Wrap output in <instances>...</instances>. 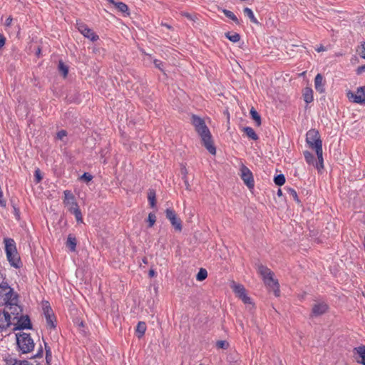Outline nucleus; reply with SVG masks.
Segmentation results:
<instances>
[{"label": "nucleus", "mask_w": 365, "mask_h": 365, "mask_svg": "<svg viewBox=\"0 0 365 365\" xmlns=\"http://www.w3.org/2000/svg\"><path fill=\"white\" fill-rule=\"evenodd\" d=\"M192 123L194 125L196 132L200 136L204 146L212 155H215L216 148L213 145L211 133L206 125L205 120L201 118L192 115Z\"/></svg>", "instance_id": "nucleus-1"}, {"label": "nucleus", "mask_w": 365, "mask_h": 365, "mask_svg": "<svg viewBox=\"0 0 365 365\" xmlns=\"http://www.w3.org/2000/svg\"><path fill=\"white\" fill-rule=\"evenodd\" d=\"M257 272L262 277L264 283L269 289H272L276 297L279 296V284L278 281L274 279V272L267 267L262 264L257 266Z\"/></svg>", "instance_id": "nucleus-2"}, {"label": "nucleus", "mask_w": 365, "mask_h": 365, "mask_svg": "<svg viewBox=\"0 0 365 365\" xmlns=\"http://www.w3.org/2000/svg\"><path fill=\"white\" fill-rule=\"evenodd\" d=\"M5 252L6 258L10 263L11 266L15 268H19L21 265V259L17 252L16 242L11 238H5Z\"/></svg>", "instance_id": "nucleus-3"}, {"label": "nucleus", "mask_w": 365, "mask_h": 365, "mask_svg": "<svg viewBox=\"0 0 365 365\" xmlns=\"http://www.w3.org/2000/svg\"><path fill=\"white\" fill-rule=\"evenodd\" d=\"M63 194V203L65 205L68 207V210L75 215L78 222H83L81 212L73 193L70 190H65Z\"/></svg>", "instance_id": "nucleus-4"}, {"label": "nucleus", "mask_w": 365, "mask_h": 365, "mask_svg": "<svg viewBox=\"0 0 365 365\" xmlns=\"http://www.w3.org/2000/svg\"><path fill=\"white\" fill-rule=\"evenodd\" d=\"M16 342L18 347L23 354L31 352L34 348V342L29 334H16Z\"/></svg>", "instance_id": "nucleus-5"}, {"label": "nucleus", "mask_w": 365, "mask_h": 365, "mask_svg": "<svg viewBox=\"0 0 365 365\" xmlns=\"http://www.w3.org/2000/svg\"><path fill=\"white\" fill-rule=\"evenodd\" d=\"M306 142L311 148L315 149L316 153H321L322 142L320 139L319 132L315 129L309 130L306 135Z\"/></svg>", "instance_id": "nucleus-6"}, {"label": "nucleus", "mask_w": 365, "mask_h": 365, "mask_svg": "<svg viewBox=\"0 0 365 365\" xmlns=\"http://www.w3.org/2000/svg\"><path fill=\"white\" fill-rule=\"evenodd\" d=\"M16 295L7 282L0 284V307L5 306Z\"/></svg>", "instance_id": "nucleus-7"}, {"label": "nucleus", "mask_w": 365, "mask_h": 365, "mask_svg": "<svg viewBox=\"0 0 365 365\" xmlns=\"http://www.w3.org/2000/svg\"><path fill=\"white\" fill-rule=\"evenodd\" d=\"M21 311V307L18 304L17 295L5 305V309L4 310V312H7L9 314L11 319V316L14 317V319H17Z\"/></svg>", "instance_id": "nucleus-8"}, {"label": "nucleus", "mask_w": 365, "mask_h": 365, "mask_svg": "<svg viewBox=\"0 0 365 365\" xmlns=\"http://www.w3.org/2000/svg\"><path fill=\"white\" fill-rule=\"evenodd\" d=\"M230 287L232 289L235 294H236V296L239 297L245 304H252L251 299L250 297L247 296L246 293V289L243 285L232 282Z\"/></svg>", "instance_id": "nucleus-9"}, {"label": "nucleus", "mask_w": 365, "mask_h": 365, "mask_svg": "<svg viewBox=\"0 0 365 365\" xmlns=\"http://www.w3.org/2000/svg\"><path fill=\"white\" fill-rule=\"evenodd\" d=\"M165 216L168 220L170 222L172 226L178 232H181L182 230V222L178 217L175 210L171 208H167L165 210Z\"/></svg>", "instance_id": "nucleus-10"}, {"label": "nucleus", "mask_w": 365, "mask_h": 365, "mask_svg": "<svg viewBox=\"0 0 365 365\" xmlns=\"http://www.w3.org/2000/svg\"><path fill=\"white\" fill-rule=\"evenodd\" d=\"M240 175L244 183L249 188H253L255 185L253 175L251 170L247 166L244 165L241 166Z\"/></svg>", "instance_id": "nucleus-11"}, {"label": "nucleus", "mask_w": 365, "mask_h": 365, "mask_svg": "<svg viewBox=\"0 0 365 365\" xmlns=\"http://www.w3.org/2000/svg\"><path fill=\"white\" fill-rule=\"evenodd\" d=\"M78 30L86 38L91 39L92 41H96L98 39L97 36L87 25L82 22L77 21L76 23Z\"/></svg>", "instance_id": "nucleus-12"}, {"label": "nucleus", "mask_w": 365, "mask_h": 365, "mask_svg": "<svg viewBox=\"0 0 365 365\" xmlns=\"http://www.w3.org/2000/svg\"><path fill=\"white\" fill-rule=\"evenodd\" d=\"M347 97L354 103L365 104V91L363 87L358 88L356 93L349 92Z\"/></svg>", "instance_id": "nucleus-13"}, {"label": "nucleus", "mask_w": 365, "mask_h": 365, "mask_svg": "<svg viewBox=\"0 0 365 365\" xmlns=\"http://www.w3.org/2000/svg\"><path fill=\"white\" fill-rule=\"evenodd\" d=\"M43 314L46 317L47 326L50 328H55V317L52 309L48 304V302L43 307Z\"/></svg>", "instance_id": "nucleus-14"}, {"label": "nucleus", "mask_w": 365, "mask_h": 365, "mask_svg": "<svg viewBox=\"0 0 365 365\" xmlns=\"http://www.w3.org/2000/svg\"><path fill=\"white\" fill-rule=\"evenodd\" d=\"M17 319L18 321L16 324V327L14 328V330L31 329V321L28 316H21V317Z\"/></svg>", "instance_id": "nucleus-15"}, {"label": "nucleus", "mask_w": 365, "mask_h": 365, "mask_svg": "<svg viewBox=\"0 0 365 365\" xmlns=\"http://www.w3.org/2000/svg\"><path fill=\"white\" fill-rule=\"evenodd\" d=\"M11 324V319L9 318V314L4 311L0 312V331L6 330Z\"/></svg>", "instance_id": "nucleus-16"}, {"label": "nucleus", "mask_w": 365, "mask_h": 365, "mask_svg": "<svg viewBox=\"0 0 365 365\" xmlns=\"http://www.w3.org/2000/svg\"><path fill=\"white\" fill-rule=\"evenodd\" d=\"M110 4H113L116 9L123 14H125V16H128L130 14L128 6L123 2L121 1H115V0H107Z\"/></svg>", "instance_id": "nucleus-17"}, {"label": "nucleus", "mask_w": 365, "mask_h": 365, "mask_svg": "<svg viewBox=\"0 0 365 365\" xmlns=\"http://www.w3.org/2000/svg\"><path fill=\"white\" fill-rule=\"evenodd\" d=\"M328 306L327 304L322 302L314 305L312 308V314L315 316L323 314L327 312Z\"/></svg>", "instance_id": "nucleus-18"}, {"label": "nucleus", "mask_w": 365, "mask_h": 365, "mask_svg": "<svg viewBox=\"0 0 365 365\" xmlns=\"http://www.w3.org/2000/svg\"><path fill=\"white\" fill-rule=\"evenodd\" d=\"M314 87L317 91L319 92L320 93H324L325 91L323 76L320 73H318L315 76Z\"/></svg>", "instance_id": "nucleus-19"}, {"label": "nucleus", "mask_w": 365, "mask_h": 365, "mask_svg": "<svg viewBox=\"0 0 365 365\" xmlns=\"http://www.w3.org/2000/svg\"><path fill=\"white\" fill-rule=\"evenodd\" d=\"M354 350L361 358V360H358V362L365 365V346H359L354 348Z\"/></svg>", "instance_id": "nucleus-20"}, {"label": "nucleus", "mask_w": 365, "mask_h": 365, "mask_svg": "<svg viewBox=\"0 0 365 365\" xmlns=\"http://www.w3.org/2000/svg\"><path fill=\"white\" fill-rule=\"evenodd\" d=\"M304 100L307 103H309L313 101V91L310 88H305L303 91Z\"/></svg>", "instance_id": "nucleus-21"}, {"label": "nucleus", "mask_w": 365, "mask_h": 365, "mask_svg": "<svg viewBox=\"0 0 365 365\" xmlns=\"http://www.w3.org/2000/svg\"><path fill=\"white\" fill-rule=\"evenodd\" d=\"M146 324L143 322H139L136 327V333L138 338H141L145 333Z\"/></svg>", "instance_id": "nucleus-22"}, {"label": "nucleus", "mask_w": 365, "mask_h": 365, "mask_svg": "<svg viewBox=\"0 0 365 365\" xmlns=\"http://www.w3.org/2000/svg\"><path fill=\"white\" fill-rule=\"evenodd\" d=\"M66 246L70 249L71 252H74L76 247V237L71 235H69L67 238Z\"/></svg>", "instance_id": "nucleus-23"}, {"label": "nucleus", "mask_w": 365, "mask_h": 365, "mask_svg": "<svg viewBox=\"0 0 365 365\" xmlns=\"http://www.w3.org/2000/svg\"><path fill=\"white\" fill-rule=\"evenodd\" d=\"M243 131L245 133L251 138L252 140H256L258 139V135L256 134L255 131L251 127H245L243 128Z\"/></svg>", "instance_id": "nucleus-24"}, {"label": "nucleus", "mask_w": 365, "mask_h": 365, "mask_svg": "<svg viewBox=\"0 0 365 365\" xmlns=\"http://www.w3.org/2000/svg\"><path fill=\"white\" fill-rule=\"evenodd\" d=\"M245 15L248 16L250 21L254 24H258L257 19L255 18L253 11L251 9L246 7L243 10Z\"/></svg>", "instance_id": "nucleus-25"}, {"label": "nucleus", "mask_w": 365, "mask_h": 365, "mask_svg": "<svg viewBox=\"0 0 365 365\" xmlns=\"http://www.w3.org/2000/svg\"><path fill=\"white\" fill-rule=\"evenodd\" d=\"M250 113V115H251L252 119L255 121L256 125L257 126H259L261 125V117L259 115V113L257 112V110L254 108H251Z\"/></svg>", "instance_id": "nucleus-26"}, {"label": "nucleus", "mask_w": 365, "mask_h": 365, "mask_svg": "<svg viewBox=\"0 0 365 365\" xmlns=\"http://www.w3.org/2000/svg\"><path fill=\"white\" fill-rule=\"evenodd\" d=\"M318 158V162H316L315 167L319 170L324 168V160H323V151L321 149V153H316Z\"/></svg>", "instance_id": "nucleus-27"}, {"label": "nucleus", "mask_w": 365, "mask_h": 365, "mask_svg": "<svg viewBox=\"0 0 365 365\" xmlns=\"http://www.w3.org/2000/svg\"><path fill=\"white\" fill-rule=\"evenodd\" d=\"M225 36L233 43L238 42L240 39V36L237 33L227 32L225 34Z\"/></svg>", "instance_id": "nucleus-28"}, {"label": "nucleus", "mask_w": 365, "mask_h": 365, "mask_svg": "<svg viewBox=\"0 0 365 365\" xmlns=\"http://www.w3.org/2000/svg\"><path fill=\"white\" fill-rule=\"evenodd\" d=\"M223 14L229 19H232L234 22H235L237 24H239V20L237 17L235 16V14L232 12L230 10L227 9H223L222 10Z\"/></svg>", "instance_id": "nucleus-29"}, {"label": "nucleus", "mask_w": 365, "mask_h": 365, "mask_svg": "<svg viewBox=\"0 0 365 365\" xmlns=\"http://www.w3.org/2000/svg\"><path fill=\"white\" fill-rule=\"evenodd\" d=\"M304 156L306 162L309 165H314L315 163V158L312 153L309 151L304 152Z\"/></svg>", "instance_id": "nucleus-30"}, {"label": "nucleus", "mask_w": 365, "mask_h": 365, "mask_svg": "<svg viewBox=\"0 0 365 365\" xmlns=\"http://www.w3.org/2000/svg\"><path fill=\"white\" fill-rule=\"evenodd\" d=\"M285 177L283 174L277 175L274 178V183L278 186H282L285 183Z\"/></svg>", "instance_id": "nucleus-31"}, {"label": "nucleus", "mask_w": 365, "mask_h": 365, "mask_svg": "<svg viewBox=\"0 0 365 365\" xmlns=\"http://www.w3.org/2000/svg\"><path fill=\"white\" fill-rule=\"evenodd\" d=\"M148 199L151 207H155L156 205L155 192L154 191H150L148 193Z\"/></svg>", "instance_id": "nucleus-32"}, {"label": "nucleus", "mask_w": 365, "mask_h": 365, "mask_svg": "<svg viewBox=\"0 0 365 365\" xmlns=\"http://www.w3.org/2000/svg\"><path fill=\"white\" fill-rule=\"evenodd\" d=\"M207 277V272L205 269L201 268L197 274L196 279L198 281H202Z\"/></svg>", "instance_id": "nucleus-33"}, {"label": "nucleus", "mask_w": 365, "mask_h": 365, "mask_svg": "<svg viewBox=\"0 0 365 365\" xmlns=\"http://www.w3.org/2000/svg\"><path fill=\"white\" fill-rule=\"evenodd\" d=\"M147 221L148 222V227H153V225H155V223L156 222V215H155V214L153 213V212L149 213Z\"/></svg>", "instance_id": "nucleus-34"}, {"label": "nucleus", "mask_w": 365, "mask_h": 365, "mask_svg": "<svg viewBox=\"0 0 365 365\" xmlns=\"http://www.w3.org/2000/svg\"><path fill=\"white\" fill-rule=\"evenodd\" d=\"M285 190L289 196H291L295 201L299 202L297 193L294 189L291 187H285Z\"/></svg>", "instance_id": "nucleus-35"}, {"label": "nucleus", "mask_w": 365, "mask_h": 365, "mask_svg": "<svg viewBox=\"0 0 365 365\" xmlns=\"http://www.w3.org/2000/svg\"><path fill=\"white\" fill-rule=\"evenodd\" d=\"M58 69L63 73L64 77L68 75V68L61 61H59Z\"/></svg>", "instance_id": "nucleus-36"}, {"label": "nucleus", "mask_w": 365, "mask_h": 365, "mask_svg": "<svg viewBox=\"0 0 365 365\" xmlns=\"http://www.w3.org/2000/svg\"><path fill=\"white\" fill-rule=\"evenodd\" d=\"M361 58L365 59V42H361L357 50Z\"/></svg>", "instance_id": "nucleus-37"}, {"label": "nucleus", "mask_w": 365, "mask_h": 365, "mask_svg": "<svg viewBox=\"0 0 365 365\" xmlns=\"http://www.w3.org/2000/svg\"><path fill=\"white\" fill-rule=\"evenodd\" d=\"M67 135V133L64 130H61L57 133L56 138L61 140L63 139L64 137Z\"/></svg>", "instance_id": "nucleus-38"}, {"label": "nucleus", "mask_w": 365, "mask_h": 365, "mask_svg": "<svg viewBox=\"0 0 365 365\" xmlns=\"http://www.w3.org/2000/svg\"><path fill=\"white\" fill-rule=\"evenodd\" d=\"M13 213L17 220H20V211L16 207L15 205H13Z\"/></svg>", "instance_id": "nucleus-39"}, {"label": "nucleus", "mask_w": 365, "mask_h": 365, "mask_svg": "<svg viewBox=\"0 0 365 365\" xmlns=\"http://www.w3.org/2000/svg\"><path fill=\"white\" fill-rule=\"evenodd\" d=\"M34 176H35L36 182H41V180H42V176L41 175V172H40L39 169H36L35 170Z\"/></svg>", "instance_id": "nucleus-40"}, {"label": "nucleus", "mask_w": 365, "mask_h": 365, "mask_svg": "<svg viewBox=\"0 0 365 365\" xmlns=\"http://www.w3.org/2000/svg\"><path fill=\"white\" fill-rule=\"evenodd\" d=\"M227 343L225 341H218L217 342V346L220 349H227Z\"/></svg>", "instance_id": "nucleus-41"}, {"label": "nucleus", "mask_w": 365, "mask_h": 365, "mask_svg": "<svg viewBox=\"0 0 365 365\" xmlns=\"http://www.w3.org/2000/svg\"><path fill=\"white\" fill-rule=\"evenodd\" d=\"M13 365H33L31 363L28 361H21V360H15Z\"/></svg>", "instance_id": "nucleus-42"}, {"label": "nucleus", "mask_w": 365, "mask_h": 365, "mask_svg": "<svg viewBox=\"0 0 365 365\" xmlns=\"http://www.w3.org/2000/svg\"><path fill=\"white\" fill-rule=\"evenodd\" d=\"M154 64L156 68H159L160 71H163V62L160 60H154Z\"/></svg>", "instance_id": "nucleus-43"}, {"label": "nucleus", "mask_w": 365, "mask_h": 365, "mask_svg": "<svg viewBox=\"0 0 365 365\" xmlns=\"http://www.w3.org/2000/svg\"><path fill=\"white\" fill-rule=\"evenodd\" d=\"M187 173H188V172H187V168L185 166L182 167L181 168V174L182 175V178H187Z\"/></svg>", "instance_id": "nucleus-44"}, {"label": "nucleus", "mask_w": 365, "mask_h": 365, "mask_svg": "<svg viewBox=\"0 0 365 365\" xmlns=\"http://www.w3.org/2000/svg\"><path fill=\"white\" fill-rule=\"evenodd\" d=\"M82 178L85 179L86 181H91L92 180V176L91 175L87 173H85L83 175H82Z\"/></svg>", "instance_id": "nucleus-45"}, {"label": "nucleus", "mask_w": 365, "mask_h": 365, "mask_svg": "<svg viewBox=\"0 0 365 365\" xmlns=\"http://www.w3.org/2000/svg\"><path fill=\"white\" fill-rule=\"evenodd\" d=\"M365 71V66H359L357 69H356V73L357 74H361L363 72Z\"/></svg>", "instance_id": "nucleus-46"}, {"label": "nucleus", "mask_w": 365, "mask_h": 365, "mask_svg": "<svg viewBox=\"0 0 365 365\" xmlns=\"http://www.w3.org/2000/svg\"><path fill=\"white\" fill-rule=\"evenodd\" d=\"M183 181H184V183H185V187L187 190H190V185L188 182V179L187 178H182Z\"/></svg>", "instance_id": "nucleus-47"}, {"label": "nucleus", "mask_w": 365, "mask_h": 365, "mask_svg": "<svg viewBox=\"0 0 365 365\" xmlns=\"http://www.w3.org/2000/svg\"><path fill=\"white\" fill-rule=\"evenodd\" d=\"M5 38L4 36L0 34V48H1L5 44Z\"/></svg>", "instance_id": "nucleus-48"}, {"label": "nucleus", "mask_w": 365, "mask_h": 365, "mask_svg": "<svg viewBox=\"0 0 365 365\" xmlns=\"http://www.w3.org/2000/svg\"><path fill=\"white\" fill-rule=\"evenodd\" d=\"M12 18L11 16L8 17L5 21V25L6 26H11V23H12Z\"/></svg>", "instance_id": "nucleus-49"}, {"label": "nucleus", "mask_w": 365, "mask_h": 365, "mask_svg": "<svg viewBox=\"0 0 365 365\" xmlns=\"http://www.w3.org/2000/svg\"><path fill=\"white\" fill-rule=\"evenodd\" d=\"M316 51L317 52H322V51H326V48H325V47L324 46L321 45L319 47L316 48Z\"/></svg>", "instance_id": "nucleus-50"}, {"label": "nucleus", "mask_w": 365, "mask_h": 365, "mask_svg": "<svg viewBox=\"0 0 365 365\" xmlns=\"http://www.w3.org/2000/svg\"><path fill=\"white\" fill-rule=\"evenodd\" d=\"M150 277H153L155 275V272L153 269H150L148 273Z\"/></svg>", "instance_id": "nucleus-51"}, {"label": "nucleus", "mask_w": 365, "mask_h": 365, "mask_svg": "<svg viewBox=\"0 0 365 365\" xmlns=\"http://www.w3.org/2000/svg\"><path fill=\"white\" fill-rule=\"evenodd\" d=\"M182 15L185 16L187 19H191V15L188 13H182Z\"/></svg>", "instance_id": "nucleus-52"}, {"label": "nucleus", "mask_w": 365, "mask_h": 365, "mask_svg": "<svg viewBox=\"0 0 365 365\" xmlns=\"http://www.w3.org/2000/svg\"><path fill=\"white\" fill-rule=\"evenodd\" d=\"M51 357V354L49 349H46V360L48 361V356Z\"/></svg>", "instance_id": "nucleus-53"}, {"label": "nucleus", "mask_w": 365, "mask_h": 365, "mask_svg": "<svg viewBox=\"0 0 365 365\" xmlns=\"http://www.w3.org/2000/svg\"><path fill=\"white\" fill-rule=\"evenodd\" d=\"M277 195L279 196V197L282 195V191L281 189H279L277 190Z\"/></svg>", "instance_id": "nucleus-54"}, {"label": "nucleus", "mask_w": 365, "mask_h": 365, "mask_svg": "<svg viewBox=\"0 0 365 365\" xmlns=\"http://www.w3.org/2000/svg\"><path fill=\"white\" fill-rule=\"evenodd\" d=\"M164 26H166V27H167V28H168V29H170V26H168V25H167V24H164Z\"/></svg>", "instance_id": "nucleus-55"}, {"label": "nucleus", "mask_w": 365, "mask_h": 365, "mask_svg": "<svg viewBox=\"0 0 365 365\" xmlns=\"http://www.w3.org/2000/svg\"><path fill=\"white\" fill-rule=\"evenodd\" d=\"M364 246H365V236H364Z\"/></svg>", "instance_id": "nucleus-56"}]
</instances>
